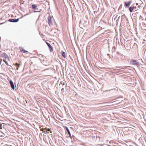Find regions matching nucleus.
Returning <instances> with one entry per match:
<instances>
[{
	"label": "nucleus",
	"mask_w": 146,
	"mask_h": 146,
	"mask_svg": "<svg viewBox=\"0 0 146 146\" xmlns=\"http://www.w3.org/2000/svg\"><path fill=\"white\" fill-rule=\"evenodd\" d=\"M112 54V57L115 58H118L119 55V53L118 52H115V51L113 52Z\"/></svg>",
	"instance_id": "obj_1"
},
{
	"label": "nucleus",
	"mask_w": 146,
	"mask_h": 146,
	"mask_svg": "<svg viewBox=\"0 0 146 146\" xmlns=\"http://www.w3.org/2000/svg\"><path fill=\"white\" fill-rule=\"evenodd\" d=\"M48 24L49 26H50L52 25V17L51 16H49L48 18Z\"/></svg>",
	"instance_id": "obj_2"
},
{
	"label": "nucleus",
	"mask_w": 146,
	"mask_h": 146,
	"mask_svg": "<svg viewBox=\"0 0 146 146\" xmlns=\"http://www.w3.org/2000/svg\"><path fill=\"white\" fill-rule=\"evenodd\" d=\"M19 21V19H9L8 21L11 22L16 23Z\"/></svg>",
	"instance_id": "obj_3"
},
{
	"label": "nucleus",
	"mask_w": 146,
	"mask_h": 146,
	"mask_svg": "<svg viewBox=\"0 0 146 146\" xmlns=\"http://www.w3.org/2000/svg\"><path fill=\"white\" fill-rule=\"evenodd\" d=\"M130 63L131 64L134 65H137L138 64V63L135 60H132L130 61Z\"/></svg>",
	"instance_id": "obj_4"
},
{
	"label": "nucleus",
	"mask_w": 146,
	"mask_h": 146,
	"mask_svg": "<svg viewBox=\"0 0 146 146\" xmlns=\"http://www.w3.org/2000/svg\"><path fill=\"white\" fill-rule=\"evenodd\" d=\"M137 9L136 7H131L129 8V10L130 12H132L134 10H136Z\"/></svg>",
	"instance_id": "obj_5"
},
{
	"label": "nucleus",
	"mask_w": 146,
	"mask_h": 146,
	"mask_svg": "<svg viewBox=\"0 0 146 146\" xmlns=\"http://www.w3.org/2000/svg\"><path fill=\"white\" fill-rule=\"evenodd\" d=\"M131 3V1H129L128 2H125V6L127 8L129 7V6L130 5Z\"/></svg>",
	"instance_id": "obj_6"
},
{
	"label": "nucleus",
	"mask_w": 146,
	"mask_h": 146,
	"mask_svg": "<svg viewBox=\"0 0 146 146\" xmlns=\"http://www.w3.org/2000/svg\"><path fill=\"white\" fill-rule=\"evenodd\" d=\"M46 44L48 46L50 52L53 51V48L51 45L48 42H46Z\"/></svg>",
	"instance_id": "obj_7"
},
{
	"label": "nucleus",
	"mask_w": 146,
	"mask_h": 146,
	"mask_svg": "<svg viewBox=\"0 0 146 146\" xmlns=\"http://www.w3.org/2000/svg\"><path fill=\"white\" fill-rule=\"evenodd\" d=\"M9 82L10 84L11 87L13 90H14L15 89V86L13 82L11 80H10Z\"/></svg>",
	"instance_id": "obj_8"
},
{
	"label": "nucleus",
	"mask_w": 146,
	"mask_h": 146,
	"mask_svg": "<svg viewBox=\"0 0 146 146\" xmlns=\"http://www.w3.org/2000/svg\"><path fill=\"white\" fill-rule=\"evenodd\" d=\"M66 131H67L68 134H69V137H70L71 139H72V136L71 135V134L70 133V131L69 129H68V127H66Z\"/></svg>",
	"instance_id": "obj_9"
},
{
	"label": "nucleus",
	"mask_w": 146,
	"mask_h": 146,
	"mask_svg": "<svg viewBox=\"0 0 146 146\" xmlns=\"http://www.w3.org/2000/svg\"><path fill=\"white\" fill-rule=\"evenodd\" d=\"M121 101H119V100H117L113 102V103L115 104H118L121 102Z\"/></svg>",
	"instance_id": "obj_10"
},
{
	"label": "nucleus",
	"mask_w": 146,
	"mask_h": 146,
	"mask_svg": "<svg viewBox=\"0 0 146 146\" xmlns=\"http://www.w3.org/2000/svg\"><path fill=\"white\" fill-rule=\"evenodd\" d=\"M32 7L33 9L35 10L37 9V6L36 5L33 4L32 5Z\"/></svg>",
	"instance_id": "obj_11"
},
{
	"label": "nucleus",
	"mask_w": 146,
	"mask_h": 146,
	"mask_svg": "<svg viewBox=\"0 0 146 146\" xmlns=\"http://www.w3.org/2000/svg\"><path fill=\"white\" fill-rule=\"evenodd\" d=\"M62 56L65 58L66 57V53L64 52H61Z\"/></svg>",
	"instance_id": "obj_12"
},
{
	"label": "nucleus",
	"mask_w": 146,
	"mask_h": 146,
	"mask_svg": "<svg viewBox=\"0 0 146 146\" xmlns=\"http://www.w3.org/2000/svg\"><path fill=\"white\" fill-rule=\"evenodd\" d=\"M5 56V59H6L7 60L9 61L10 59L9 58V56L7 55V54H6Z\"/></svg>",
	"instance_id": "obj_13"
},
{
	"label": "nucleus",
	"mask_w": 146,
	"mask_h": 146,
	"mask_svg": "<svg viewBox=\"0 0 146 146\" xmlns=\"http://www.w3.org/2000/svg\"><path fill=\"white\" fill-rule=\"evenodd\" d=\"M3 61L5 62L6 65L7 66L9 65V64H8V63H7V62L6 61V59L4 58L3 60Z\"/></svg>",
	"instance_id": "obj_14"
},
{
	"label": "nucleus",
	"mask_w": 146,
	"mask_h": 146,
	"mask_svg": "<svg viewBox=\"0 0 146 146\" xmlns=\"http://www.w3.org/2000/svg\"><path fill=\"white\" fill-rule=\"evenodd\" d=\"M44 129L42 128L40 129V131H42V132L46 134V132L45 131H44Z\"/></svg>",
	"instance_id": "obj_15"
},
{
	"label": "nucleus",
	"mask_w": 146,
	"mask_h": 146,
	"mask_svg": "<svg viewBox=\"0 0 146 146\" xmlns=\"http://www.w3.org/2000/svg\"><path fill=\"white\" fill-rule=\"evenodd\" d=\"M19 49L20 51L21 52H23L24 51V50L22 47H19Z\"/></svg>",
	"instance_id": "obj_16"
},
{
	"label": "nucleus",
	"mask_w": 146,
	"mask_h": 146,
	"mask_svg": "<svg viewBox=\"0 0 146 146\" xmlns=\"http://www.w3.org/2000/svg\"><path fill=\"white\" fill-rule=\"evenodd\" d=\"M15 65L16 66H17V67H19L20 66V64L17 63H16V64H15Z\"/></svg>",
	"instance_id": "obj_17"
},
{
	"label": "nucleus",
	"mask_w": 146,
	"mask_h": 146,
	"mask_svg": "<svg viewBox=\"0 0 146 146\" xmlns=\"http://www.w3.org/2000/svg\"><path fill=\"white\" fill-rule=\"evenodd\" d=\"M119 17H120V16H119V17H118V15H117V16L115 17V19H114V20H115V19H116V18H118L117 19H119Z\"/></svg>",
	"instance_id": "obj_18"
},
{
	"label": "nucleus",
	"mask_w": 146,
	"mask_h": 146,
	"mask_svg": "<svg viewBox=\"0 0 146 146\" xmlns=\"http://www.w3.org/2000/svg\"><path fill=\"white\" fill-rule=\"evenodd\" d=\"M3 128V126L2 124H0V129H2Z\"/></svg>",
	"instance_id": "obj_19"
},
{
	"label": "nucleus",
	"mask_w": 146,
	"mask_h": 146,
	"mask_svg": "<svg viewBox=\"0 0 146 146\" xmlns=\"http://www.w3.org/2000/svg\"><path fill=\"white\" fill-rule=\"evenodd\" d=\"M27 52H28V51H27V50H24L23 52L24 53H25Z\"/></svg>",
	"instance_id": "obj_20"
},
{
	"label": "nucleus",
	"mask_w": 146,
	"mask_h": 146,
	"mask_svg": "<svg viewBox=\"0 0 146 146\" xmlns=\"http://www.w3.org/2000/svg\"><path fill=\"white\" fill-rule=\"evenodd\" d=\"M46 130L48 131H50V129H46Z\"/></svg>",
	"instance_id": "obj_21"
},
{
	"label": "nucleus",
	"mask_w": 146,
	"mask_h": 146,
	"mask_svg": "<svg viewBox=\"0 0 146 146\" xmlns=\"http://www.w3.org/2000/svg\"><path fill=\"white\" fill-rule=\"evenodd\" d=\"M64 90V88H62L61 89V91H62Z\"/></svg>",
	"instance_id": "obj_22"
},
{
	"label": "nucleus",
	"mask_w": 146,
	"mask_h": 146,
	"mask_svg": "<svg viewBox=\"0 0 146 146\" xmlns=\"http://www.w3.org/2000/svg\"><path fill=\"white\" fill-rule=\"evenodd\" d=\"M18 69H19V67H17V70H18Z\"/></svg>",
	"instance_id": "obj_23"
},
{
	"label": "nucleus",
	"mask_w": 146,
	"mask_h": 146,
	"mask_svg": "<svg viewBox=\"0 0 146 146\" xmlns=\"http://www.w3.org/2000/svg\"><path fill=\"white\" fill-rule=\"evenodd\" d=\"M107 55H108V56H109L110 54H107Z\"/></svg>",
	"instance_id": "obj_24"
},
{
	"label": "nucleus",
	"mask_w": 146,
	"mask_h": 146,
	"mask_svg": "<svg viewBox=\"0 0 146 146\" xmlns=\"http://www.w3.org/2000/svg\"><path fill=\"white\" fill-rule=\"evenodd\" d=\"M41 55L42 56V57H43L44 56L43 55H42L41 54Z\"/></svg>",
	"instance_id": "obj_25"
},
{
	"label": "nucleus",
	"mask_w": 146,
	"mask_h": 146,
	"mask_svg": "<svg viewBox=\"0 0 146 146\" xmlns=\"http://www.w3.org/2000/svg\"><path fill=\"white\" fill-rule=\"evenodd\" d=\"M38 12L37 11H35L34 12Z\"/></svg>",
	"instance_id": "obj_26"
},
{
	"label": "nucleus",
	"mask_w": 146,
	"mask_h": 146,
	"mask_svg": "<svg viewBox=\"0 0 146 146\" xmlns=\"http://www.w3.org/2000/svg\"><path fill=\"white\" fill-rule=\"evenodd\" d=\"M106 106V105H105L104 106Z\"/></svg>",
	"instance_id": "obj_27"
},
{
	"label": "nucleus",
	"mask_w": 146,
	"mask_h": 146,
	"mask_svg": "<svg viewBox=\"0 0 146 146\" xmlns=\"http://www.w3.org/2000/svg\"><path fill=\"white\" fill-rule=\"evenodd\" d=\"M50 133H52V131H50Z\"/></svg>",
	"instance_id": "obj_28"
},
{
	"label": "nucleus",
	"mask_w": 146,
	"mask_h": 146,
	"mask_svg": "<svg viewBox=\"0 0 146 146\" xmlns=\"http://www.w3.org/2000/svg\"><path fill=\"white\" fill-rule=\"evenodd\" d=\"M1 62H0V65H1Z\"/></svg>",
	"instance_id": "obj_29"
}]
</instances>
